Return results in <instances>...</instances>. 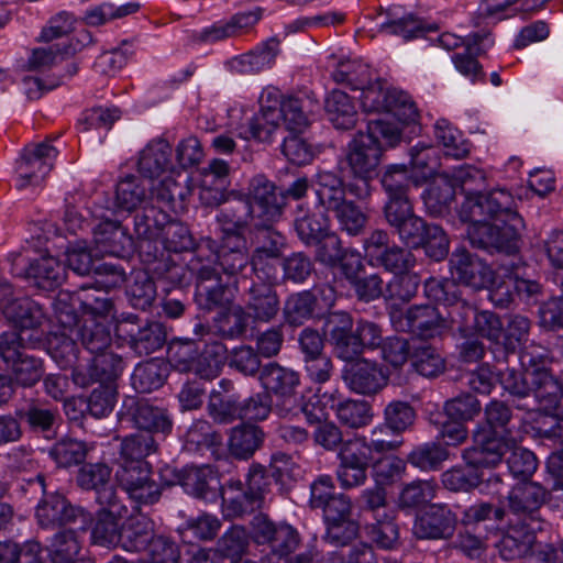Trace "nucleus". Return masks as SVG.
I'll use <instances>...</instances> for the list:
<instances>
[{
	"label": "nucleus",
	"instance_id": "obj_12",
	"mask_svg": "<svg viewBox=\"0 0 563 563\" xmlns=\"http://www.w3.org/2000/svg\"><path fill=\"white\" fill-rule=\"evenodd\" d=\"M58 151L46 142L26 145L16 161L15 187L20 190L40 186L53 168Z\"/></svg>",
	"mask_w": 563,
	"mask_h": 563
},
{
	"label": "nucleus",
	"instance_id": "obj_44",
	"mask_svg": "<svg viewBox=\"0 0 563 563\" xmlns=\"http://www.w3.org/2000/svg\"><path fill=\"white\" fill-rule=\"evenodd\" d=\"M410 363L421 376L432 378L445 369V360L440 351L428 341H412Z\"/></svg>",
	"mask_w": 563,
	"mask_h": 563
},
{
	"label": "nucleus",
	"instance_id": "obj_1",
	"mask_svg": "<svg viewBox=\"0 0 563 563\" xmlns=\"http://www.w3.org/2000/svg\"><path fill=\"white\" fill-rule=\"evenodd\" d=\"M117 417L121 428L137 431L121 439L119 466H152L146 459L158 452L161 442L173 430L167 410L145 398L126 396Z\"/></svg>",
	"mask_w": 563,
	"mask_h": 563
},
{
	"label": "nucleus",
	"instance_id": "obj_60",
	"mask_svg": "<svg viewBox=\"0 0 563 563\" xmlns=\"http://www.w3.org/2000/svg\"><path fill=\"white\" fill-rule=\"evenodd\" d=\"M81 550L78 533L71 529L58 531L51 543L49 554L54 563H75Z\"/></svg>",
	"mask_w": 563,
	"mask_h": 563
},
{
	"label": "nucleus",
	"instance_id": "obj_6",
	"mask_svg": "<svg viewBox=\"0 0 563 563\" xmlns=\"http://www.w3.org/2000/svg\"><path fill=\"white\" fill-rule=\"evenodd\" d=\"M260 383L265 391L275 396L274 411L282 418L295 412L300 405L298 387L300 376L291 368L284 367L276 362H269L263 366Z\"/></svg>",
	"mask_w": 563,
	"mask_h": 563
},
{
	"label": "nucleus",
	"instance_id": "obj_26",
	"mask_svg": "<svg viewBox=\"0 0 563 563\" xmlns=\"http://www.w3.org/2000/svg\"><path fill=\"white\" fill-rule=\"evenodd\" d=\"M244 310L250 319L257 323L271 322L278 314L280 303L278 295L269 283L251 282L244 290Z\"/></svg>",
	"mask_w": 563,
	"mask_h": 563
},
{
	"label": "nucleus",
	"instance_id": "obj_48",
	"mask_svg": "<svg viewBox=\"0 0 563 563\" xmlns=\"http://www.w3.org/2000/svg\"><path fill=\"white\" fill-rule=\"evenodd\" d=\"M4 313L20 329L18 333L25 336L26 330L42 324L44 312L42 308L30 298L14 299L4 306Z\"/></svg>",
	"mask_w": 563,
	"mask_h": 563
},
{
	"label": "nucleus",
	"instance_id": "obj_39",
	"mask_svg": "<svg viewBox=\"0 0 563 563\" xmlns=\"http://www.w3.org/2000/svg\"><path fill=\"white\" fill-rule=\"evenodd\" d=\"M80 48V43L78 41L74 42V40L34 48L27 59V68L36 71L48 69L73 57Z\"/></svg>",
	"mask_w": 563,
	"mask_h": 563
},
{
	"label": "nucleus",
	"instance_id": "obj_41",
	"mask_svg": "<svg viewBox=\"0 0 563 563\" xmlns=\"http://www.w3.org/2000/svg\"><path fill=\"white\" fill-rule=\"evenodd\" d=\"M216 220L220 225V235H225V233L244 234V230L250 224L255 227V218L249 199H239L227 205L219 210Z\"/></svg>",
	"mask_w": 563,
	"mask_h": 563
},
{
	"label": "nucleus",
	"instance_id": "obj_57",
	"mask_svg": "<svg viewBox=\"0 0 563 563\" xmlns=\"http://www.w3.org/2000/svg\"><path fill=\"white\" fill-rule=\"evenodd\" d=\"M449 175L457 190L465 195V200L482 195L487 185L485 172L472 165L455 167Z\"/></svg>",
	"mask_w": 563,
	"mask_h": 563
},
{
	"label": "nucleus",
	"instance_id": "obj_43",
	"mask_svg": "<svg viewBox=\"0 0 563 563\" xmlns=\"http://www.w3.org/2000/svg\"><path fill=\"white\" fill-rule=\"evenodd\" d=\"M26 276L33 279L37 288L54 290L65 280L66 267L57 258L44 256L30 264Z\"/></svg>",
	"mask_w": 563,
	"mask_h": 563
},
{
	"label": "nucleus",
	"instance_id": "obj_32",
	"mask_svg": "<svg viewBox=\"0 0 563 563\" xmlns=\"http://www.w3.org/2000/svg\"><path fill=\"white\" fill-rule=\"evenodd\" d=\"M148 188L144 180L135 175H126L115 186L114 199H106L104 210L111 216L119 211L131 212L145 199Z\"/></svg>",
	"mask_w": 563,
	"mask_h": 563
},
{
	"label": "nucleus",
	"instance_id": "obj_58",
	"mask_svg": "<svg viewBox=\"0 0 563 563\" xmlns=\"http://www.w3.org/2000/svg\"><path fill=\"white\" fill-rule=\"evenodd\" d=\"M339 229L350 236H358L364 233L369 217L361 206L352 200H346L333 211Z\"/></svg>",
	"mask_w": 563,
	"mask_h": 563
},
{
	"label": "nucleus",
	"instance_id": "obj_19",
	"mask_svg": "<svg viewBox=\"0 0 563 563\" xmlns=\"http://www.w3.org/2000/svg\"><path fill=\"white\" fill-rule=\"evenodd\" d=\"M55 314L64 331L59 334H54V336L49 339L48 353L60 368L68 369L69 366H74L79 360L78 346L71 338L74 328L78 325L79 319L73 308L67 306L62 307L60 301L56 303Z\"/></svg>",
	"mask_w": 563,
	"mask_h": 563
},
{
	"label": "nucleus",
	"instance_id": "obj_42",
	"mask_svg": "<svg viewBox=\"0 0 563 563\" xmlns=\"http://www.w3.org/2000/svg\"><path fill=\"white\" fill-rule=\"evenodd\" d=\"M324 110L329 121L338 130H350L355 126L357 111L350 96L340 90L333 89L324 100Z\"/></svg>",
	"mask_w": 563,
	"mask_h": 563
},
{
	"label": "nucleus",
	"instance_id": "obj_8",
	"mask_svg": "<svg viewBox=\"0 0 563 563\" xmlns=\"http://www.w3.org/2000/svg\"><path fill=\"white\" fill-rule=\"evenodd\" d=\"M515 208L514 196L505 188H497L464 200L459 214L461 220L494 219L503 224H511L512 216L521 218Z\"/></svg>",
	"mask_w": 563,
	"mask_h": 563
},
{
	"label": "nucleus",
	"instance_id": "obj_16",
	"mask_svg": "<svg viewBox=\"0 0 563 563\" xmlns=\"http://www.w3.org/2000/svg\"><path fill=\"white\" fill-rule=\"evenodd\" d=\"M119 486L137 505H154L162 496V485L153 477L152 466H119Z\"/></svg>",
	"mask_w": 563,
	"mask_h": 563
},
{
	"label": "nucleus",
	"instance_id": "obj_53",
	"mask_svg": "<svg viewBox=\"0 0 563 563\" xmlns=\"http://www.w3.org/2000/svg\"><path fill=\"white\" fill-rule=\"evenodd\" d=\"M89 450L90 448L85 441L63 438L48 449V455L58 467L67 468L81 464Z\"/></svg>",
	"mask_w": 563,
	"mask_h": 563
},
{
	"label": "nucleus",
	"instance_id": "obj_2",
	"mask_svg": "<svg viewBox=\"0 0 563 563\" xmlns=\"http://www.w3.org/2000/svg\"><path fill=\"white\" fill-rule=\"evenodd\" d=\"M400 139L399 123L384 119L368 120L366 133L358 132L349 145L347 162L353 175L375 177L383 147H393Z\"/></svg>",
	"mask_w": 563,
	"mask_h": 563
},
{
	"label": "nucleus",
	"instance_id": "obj_46",
	"mask_svg": "<svg viewBox=\"0 0 563 563\" xmlns=\"http://www.w3.org/2000/svg\"><path fill=\"white\" fill-rule=\"evenodd\" d=\"M336 419L350 429H362L374 418L373 407L366 400L345 399L332 405Z\"/></svg>",
	"mask_w": 563,
	"mask_h": 563
},
{
	"label": "nucleus",
	"instance_id": "obj_11",
	"mask_svg": "<svg viewBox=\"0 0 563 563\" xmlns=\"http://www.w3.org/2000/svg\"><path fill=\"white\" fill-rule=\"evenodd\" d=\"M118 334L139 356L150 355L164 346L167 339L166 328L158 321L142 322L136 314L129 313L117 325Z\"/></svg>",
	"mask_w": 563,
	"mask_h": 563
},
{
	"label": "nucleus",
	"instance_id": "obj_15",
	"mask_svg": "<svg viewBox=\"0 0 563 563\" xmlns=\"http://www.w3.org/2000/svg\"><path fill=\"white\" fill-rule=\"evenodd\" d=\"M548 490L539 483L523 481L515 485L507 495V511L518 522L539 526V512L547 503Z\"/></svg>",
	"mask_w": 563,
	"mask_h": 563
},
{
	"label": "nucleus",
	"instance_id": "obj_37",
	"mask_svg": "<svg viewBox=\"0 0 563 563\" xmlns=\"http://www.w3.org/2000/svg\"><path fill=\"white\" fill-rule=\"evenodd\" d=\"M172 146L164 139L151 141L140 153L137 169L148 178H155L173 169Z\"/></svg>",
	"mask_w": 563,
	"mask_h": 563
},
{
	"label": "nucleus",
	"instance_id": "obj_47",
	"mask_svg": "<svg viewBox=\"0 0 563 563\" xmlns=\"http://www.w3.org/2000/svg\"><path fill=\"white\" fill-rule=\"evenodd\" d=\"M76 333L90 354L103 352L112 346L110 324L107 320L85 318Z\"/></svg>",
	"mask_w": 563,
	"mask_h": 563
},
{
	"label": "nucleus",
	"instance_id": "obj_52",
	"mask_svg": "<svg viewBox=\"0 0 563 563\" xmlns=\"http://www.w3.org/2000/svg\"><path fill=\"white\" fill-rule=\"evenodd\" d=\"M387 198L408 196L411 186L418 187L419 179L404 164L388 165L380 178Z\"/></svg>",
	"mask_w": 563,
	"mask_h": 563
},
{
	"label": "nucleus",
	"instance_id": "obj_23",
	"mask_svg": "<svg viewBox=\"0 0 563 563\" xmlns=\"http://www.w3.org/2000/svg\"><path fill=\"white\" fill-rule=\"evenodd\" d=\"M509 437L492 430H477L474 433V446L463 451V460L489 468L499 464L503 456L510 450Z\"/></svg>",
	"mask_w": 563,
	"mask_h": 563
},
{
	"label": "nucleus",
	"instance_id": "obj_10",
	"mask_svg": "<svg viewBox=\"0 0 563 563\" xmlns=\"http://www.w3.org/2000/svg\"><path fill=\"white\" fill-rule=\"evenodd\" d=\"M238 294V280H223L217 267L203 264L197 269L195 300L206 311L231 306Z\"/></svg>",
	"mask_w": 563,
	"mask_h": 563
},
{
	"label": "nucleus",
	"instance_id": "obj_49",
	"mask_svg": "<svg viewBox=\"0 0 563 563\" xmlns=\"http://www.w3.org/2000/svg\"><path fill=\"white\" fill-rule=\"evenodd\" d=\"M167 373L165 362L152 358L135 366L131 376L132 386L137 393H152L164 385Z\"/></svg>",
	"mask_w": 563,
	"mask_h": 563
},
{
	"label": "nucleus",
	"instance_id": "obj_56",
	"mask_svg": "<svg viewBox=\"0 0 563 563\" xmlns=\"http://www.w3.org/2000/svg\"><path fill=\"white\" fill-rule=\"evenodd\" d=\"M332 79L351 90H360L372 80L369 67L361 60H342L331 74Z\"/></svg>",
	"mask_w": 563,
	"mask_h": 563
},
{
	"label": "nucleus",
	"instance_id": "obj_18",
	"mask_svg": "<svg viewBox=\"0 0 563 563\" xmlns=\"http://www.w3.org/2000/svg\"><path fill=\"white\" fill-rule=\"evenodd\" d=\"M35 517L42 528H55L80 520L87 523L91 514L79 506H74L63 494L45 493L35 509Z\"/></svg>",
	"mask_w": 563,
	"mask_h": 563
},
{
	"label": "nucleus",
	"instance_id": "obj_34",
	"mask_svg": "<svg viewBox=\"0 0 563 563\" xmlns=\"http://www.w3.org/2000/svg\"><path fill=\"white\" fill-rule=\"evenodd\" d=\"M265 441L263 429L253 423H241L231 428L228 437L230 454L241 461L250 460Z\"/></svg>",
	"mask_w": 563,
	"mask_h": 563
},
{
	"label": "nucleus",
	"instance_id": "obj_4",
	"mask_svg": "<svg viewBox=\"0 0 563 563\" xmlns=\"http://www.w3.org/2000/svg\"><path fill=\"white\" fill-rule=\"evenodd\" d=\"M457 320L453 311L442 313L432 303H419L408 307L396 321L399 330L410 333L412 341H429L442 339L453 328Z\"/></svg>",
	"mask_w": 563,
	"mask_h": 563
},
{
	"label": "nucleus",
	"instance_id": "obj_5",
	"mask_svg": "<svg viewBox=\"0 0 563 563\" xmlns=\"http://www.w3.org/2000/svg\"><path fill=\"white\" fill-rule=\"evenodd\" d=\"M468 222L467 238L471 245L489 254H514L518 250L523 219L512 216L511 224L489 223L487 220H462Z\"/></svg>",
	"mask_w": 563,
	"mask_h": 563
},
{
	"label": "nucleus",
	"instance_id": "obj_55",
	"mask_svg": "<svg viewBox=\"0 0 563 563\" xmlns=\"http://www.w3.org/2000/svg\"><path fill=\"white\" fill-rule=\"evenodd\" d=\"M228 354L227 346L219 341L205 343L202 351L199 350L196 374L206 380L216 378L224 361H228Z\"/></svg>",
	"mask_w": 563,
	"mask_h": 563
},
{
	"label": "nucleus",
	"instance_id": "obj_62",
	"mask_svg": "<svg viewBox=\"0 0 563 563\" xmlns=\"http://www.w3.org/2000/svg\"><path fill=\"white\" fill-rule=\"evenodd\" d=\"M261 357L255 347L242 344L229 352L228 365L245 377H255L261 375L263 368Z\"/></svg>",
	"mask_w": 563,
	"mask_h": 563
},
{
	"label": "nucleus",
	"instance_id": "obj_31",
	"mask_svg": "<svg viewBox=\"0 0 563 563\" xmlns=\"http://www.w3.org/2000/svg\"><path fill=\"white\" fill-rule=\"evenodd\" d=\"M294 229L299 240L307 246L320 244L330 232V219L323 210L297 207Z\"/></svg>",
	"mask_w": 563,
	"mask_h": 563
},
{
	"label": "nucleus",
	"instance_id": "obj_13",
	"mask_svg": "<svg viewBox=\"0 0 563 563\" xmlns=\"http://www.w3.org/2000/svg\"><path fill=\"white\" fill-rule=\"evenodd\" d=\"M247 199L255 218V228L273 227L280 219L286 205L284 192L263 175L252 178Z\"/></svg>",
	"mask_w": 563,
	"mask_h": 563
},
{
	"label": "nucleus",
	"instance_id": "obj_7",
	"mask_svg": "<svg viewBox=\"0 0 563 563\" xmlns=\"http://www.w3.org/2000/svg\"><path fill=\"white\" fill-rule=\"evenodd\" d=\"M208 250L213 256V266L222 271L228 279H235L238 275L249 265L250 255L244 234L225 233L219 235L218 240L205 238L197 245V257L200 258L203 251Z\"/></svg>",
	"mask_w": 563,
	"mask_h": 563
},
{
	"label": "nucleus",
	"instance_id": "obj_38",
	"mask_svg": "<svg viewBox=\"0 0 563 563\" xmlns=\"http://www.w3.org/2000/svg\"><path fill=\"white\" fill-rule=\"evenodd\" d=\"M318 203L323 211H334L342 206L346 199V189L342 178L333 172L320 170L317 173L312 185Z\"/></svg>",
	"mask_w": 563,
	"mask_h": 563
},
{
	"label": "nucleus",
	"instance_id": "obj_29",
	"mask_svg": "<svg viewBox=\"0 0 563 563\" xmlns=\"http://www.w3.org/2000/svg\"><path fill=\"white\" fill-rule=\"evenodd\" d=\"M493 44L494 40L489 32H476L468 35L464 52L451 56L456 70L468 77L472 82L484 81L485 73L475 55L484 53Z\"/></svg>",
	"mask_w": 563,
	"mask_h": 563
},
{
	"label": "nucleus",
	"instance_id": "obj_51",
	"mask_svg": "<svg viewBox=\"0 0 563 563\" xmlns=\"http://www.w3.org/2000/svg\"><path fill=\"white\" fill-rule=\"evenodd\" d=\"M167 361L170 367L180 372H196L199 361V342L192 339H175L167 347Z\"/></svg>",
	"mask_w": 563,
	"mask_h": 563
},
{
	"label": "nucleus",
	"instance_id": "obj_27",
	"mask_svg": "<svg viewBox=\"0 0 563 563\" xmlns=\"http://www.w3.org/2000/svg\"><path fill=\"white\" fill-rule=\"evenodd\" d=\"M181 487L187 494L208 503L216 501L222 488L218 473L210 465L181 468Z\"/></svg>",
	"mask_w": 563,
	"mask_h": 563
},
{
	"label": "nucleus",
	"instance_id": "obj_21",
	"mask_svg": "<svg viewBox=\"0 0 563 563\" xmlns=\"http://www.w3.org/2000/svg\"><path fill=\"white\" fill-rule=\"evenodd\" d=\"M457 517L445 504H431L415 519L412 533L421 540H449L453 537Z\"/></svg>",
	"mask_w": 563,
	"mask_h": 563
},
{
	"label": "nucleus",
	"instance_id": "obj_30",
	"mask_svg": "<svg viewBox=\"0 0 563 563\" xmlns=\"http://www.w3.org/2000/svg\"><path fill=\"white\" fill-rule=\"evenodd\" d=\"M280 42L276 36L260 43L254 49L231 59V69L243 75L258 74L269 69L280 52Z\"/></svg>",
	"mask_w": 563,
	"mask_h": 563
},
{
	"label": "nucleus",
	"instance_id": "obj_28",
	"mask_svg": "<svg viewBox=\"0 0 563 563\" xmlns=\"http://www.w3.org/2000/svg\"><path fill=\"white\" fill-rule=\"evenodd\" d=\"M532 405H517L518 409L532 411L543 410L545 413H553L560 406L563 398V383L552 375L551 372H538L531 377Z\"/></svg>",
	"mask_w": 563,
	"mask_h": 563
},
{
	"label": "nucleus",
	"instance_id": "obj_45",
	"mask_svg": "<svg viewBox=\"0 0 563 563\" xmlns=\"http://www.w3.org/2000/svg\"><path fill=\"white\" fill-rule=\"evenodd\" d=\"M449 456L446 445L430 441L416 445L407 455V462L421 472H437L442 468Z\"/></svg>",
	"mask_w": 563,
	"mask_h": 563
},
{
	"label": "nucleus",
	"instance_id": "obj_61",
	"mask_svg": "<svg viewBox=\"0 0 563 563\" xmlns=\"http://www.w3.org/2000/svg\"><path fill=\"white\" fill-rule=\"evenodd\" d=\"M249 319L242 306L234 307L214 319L216 333L225 340L240 339L247 331Z\"/></svg>",
	"mask_w": 563,
	"mask_h": 563
},
{
	"label": "nucleus",
	"instance_id": "obj_33",
	"mask_svg": "<svg viewBox=\"0 0 563 563\" xmlns=\"http://www.w3.org/2000/svg\"><path fill=\"white\" fill-rule=\"evenodd\" d=\"M536 529L529 522H511L498 543L501 558L510 561L530 554L536 542Z\"/></svg>",
	"mask_w": 563,
	"mask_h": 563
},
{
	"label": "nucleus",
	"instance_id": "obj_20",
	"mask_svg": "<svg viewBox=\"0 0 563 563\" xmlns=\"http://www.w3.org/2000/svg\"><path fill=\"white\" fill-rule=\"evenodd\" d=\"M449 269L457 283L475 290L487 288L493 282L494 271L490 266L464 246L451 253Z\"/></svg>",
	"mask_w": 563,
	"mask_h": 563
},
{
	"label": "nucleus",
	"instance_id": "obj_3",
	"mask_svg": "<svg viewBox=\"0 0 563 563\" xmlns=\"http://www.w3.org/2000/svg\"><path fill=\"white\" fill-rule=\"evenodd\" d=\"M361 106L364 112L377 113L378 119L390 121L393 117L401 123H411L418 119V110L410 96L398 89H384L383 81L377 79L369 81L364 88L360 89Z\"/></svg>",
	"mask_w": 563,
	"mask_h": 563
},
{
	"label": "nucleus",
	"instance_id": "obj_17",
	"mask_svg": "<svg viewBox=\"0 0 563 563\" xmlns=\"http://www.w3.org/2000/svg\"><path fill=\"white\" fill-rule=\"evenodd\" d=\"M459 284L453 277L451 279L430 277L423 283V294L434 306L441 305L448 311H453L457 317L455 323L459 329H466L473 307L462 298Z\"/></svg>",
	"mask_w": 563,
	"mask_h": 563
},
{
	"label": "nucleus",
	"instance_id": "obj_35",
	"mask_svg": "<svg viewBox=\"0 0 563 563\" xmlns=\"http://www.w3.org/2000/svg\"><path fill=\"white\" fill-rule=\"evenodd\" d=\"M261 109L249 121L250 136L260 142H269L274 132L278 129V113L272 107L276 103L275 87H267L263 90L261 98Z\"/></svg>",
	"mask_w": 563,
	"mask_h": 563
},
{
	"label": "nucleus",
	"instance_id": "obj_40",
	"mask_svg": "<svg viewBox=\"0 0 563 563\" xmlns=\"http://www.w3.org/2000/svg\"><path fill=\"white\" fill-rule=\"evenodd\" d=\"M111 467L103 462L86 463L79 468L76 483L85 490H95L98 504L102 493H111L112 500L120 499L111 485Z\"/></svg>",
	"mask_w": 563,
	"mask_h": 563
},
{
	"label": "nucleus",
	"instance_id": "obj_64",
	"mask_svg": "<svg viewBox=\"0 0 563 563\" xmlns=\"http://www.w3.org/2000/svg\"><path fill=\"white\" fill-rule=\"evenodd\" d=\"M15 416L34 432L49 431L57 418V411L47 406L30 402L15 410Z\"/></svg>",
	"mask_w": 563,
	"mask_h": 563
},
{
	"label": "nucleus",
	"instance_id": "obj_50",
	"mask_svg": "<svg viewBox=\"0 0 563 563\" xmlns=\"http://www.w3.org/2000/svg\"><path fill=\"white\" fill-rule=\"evenodd\" d=\"M441 482L451 492H470L484 482V473L478 465L465 462L444 471Z\"/></svg>",
	"mask_w": 563,
	"mask_h": 563
},
{
	"label": "nucleus",
	"instance_id": "obj_63",
	"mask_svg": "<svg viewBox=\"0 0 563 563\" xmlns=\"http://www.w3.org/2000/svg\"><path fill=\"white\" fill-rule=\"evenodd\" d=\"M168 213L156 206H146L134 217V232L136 236L159 238L167 223Z\"/></svg>",
	"mask_w": 563,
	"mask_h": 563
},
{
	"label": "nucleus",
	"instance_id": "obj_36",
	"mask_svg": "<svg viewBox=\"0 0 563 563\" xmlns=\"http://www.w3.org/2000/svg\"><path fill=\"white\" fill-rule=\"evenodd\" d=\"M154 537V522L145 515L130 516L121 526L118 547L126 552L145 551Z\"/></svg>",
	"mask_w": 563,
	"mask_h": 563
},
{
	"label": "nucleus",
	"instance_id": "obj_22",
	"mask_svg": "<svg viewBox=\"0 0 563 563\" xmlns=\"http://www.w3.org/2000/svg\"><path fill=\"white\" fill-rule=\"evenodd\" d=\"M342 378L351 391L363 396L376 395L388 384V376L383 367L366 358L347 364Z\"/></svg>",
	"mask_w": 563,
	"mask_h": 563
},
{
	"label": "nucleus",
	"instance_id": "obj_59",
	"mask_svg": "<svg viewBox=\"0 0 563 563\" xmlns=\"http://www.w3.org/2000/svg\"><path fill=\"white\" fill-rule=\"evenodd\" d=\"M209 416L218 423L228 424L241 419V401L235 395L223 396L212 390L207 405Z\"/></svg>",
	"mask_w": 563,
	"mask_h": 563
},
{
	"label": "nucleus",
	"instance_id": "obj_25",
	"mask_svg": "<svg viewBox=\"0 0 563 563\" xmlns=\"http://www.w3.org/2000/svg\"><path fill=\"white\" fill-rule=\"evenodd\" d=\"M135 247L143 263L152 266L150 269L162 279L179 284L184 277V267L164 257L166 251L161 238L136 236Z\"/></svg>",
	"mask_w": 563,
	"mask_h": 563
},
{
	"label": "nucleus",
	"instance_id": "obj_14",
	"mask_svg": "<svg viewBox=\"0 0 563 563\" xmlns=\"http://www.w3.org/2000/svg\"><path fill=\"white\" fill-rule=\"evenodd\" d=\"M276 103L272 102L278 113V122H283L286 129L292 133H302L309 128L312 115L319 109V101L312 92L299 91L283 95L275 88Z\"/></svg>",
	"mask_w": 563,
	"mask_h": 563
},
{
	"label": "nucleus",
	"instance_id": "obj_24",
	"mask_svg": "<svg viewBox=\"0 0 563 563\" xmlns=\"http://www.w3.org/2000/svg\"><path fill=\"white\" fill-rule=\"evenodd\" d=\"M101 221L93 229V242L96 252L102 255L124 257L133 245L132 238L126 233L119 221L111 220L108 211H93Z\"/></svg>",
	"mask_w": 563,
	"mask_h": 563
},
{
	"label": "nucleus",
	"instance_id": "obj_54",
	"mask_svg": "<svg viewBox=\"0 0 563 563\" xmlns=\"http://www.w3.org/2000/svg\"><path fill=\"white\" fill-rule=\"evenodd\" d=\"M317 298L312 291L306 290L290 295L285 301L283 314L285 322L299 327L314 314Z\"/></svg>",
	"mask_w": 563,
	"mask_h": 563
},
{
	"label": "nucleus",
	"instance_id": "obj_9",
	"mask_svg": "<svg viewBox=\"0 0 563 563\" xmlns=\"http://www.w3.org/2000/svg\"><path fill=\"white\" fill-rule=\"evenodd\" d=\"M111 493H102L99 497L101 509L96 512L95 518L80 529L85 531L87 525L91 523L90 542L93 545L114 549L120 543L121 520L128 514V508L120 499L112 500Z\"/></svg>",
	"mask_w": 563,
	"mask_h": 563
}]
</instances>
